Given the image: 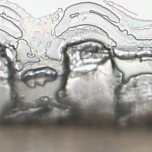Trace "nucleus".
<instances>
[{
	"mask_svg": "<svg viewBox=\"0 0 152 152\" xmlns=\"http://www.w3.org/2000/svg\"><path fill=\"white\" fill-rule=\"evenodd\" d=\"M19 117V115H18L17 116V117Z\"/></svg>",
	"mask_w": 152,
	"mask_h": 152,
	"instance_id": "obj_37",
	"label": "nucleus"
},
{
	"mask_svg": "<svg viewBox=\"0 0 152 152\" xmlns=\"http://www.w3.org/2000/svg\"><path fill=\"white\" fill-rule=\"evenodd\" d=\"M39 31H35L34 32V33L35 34H36L37 33H38V32Z\"/></svg>",
	"mask_w": 152,
	"mask_h": 152,
	"instance_id": "obj_32",
	"label": "nucleus"
},
{
	"mask_svg": "<svg viewBox=\"0 0 152 152\" xmlns=\"http://www.w3.org/2000/svg\"><path fill=\"white\" fill-rule=\"evenodd\" d=\"M68 49L66 45L65 47H62V51L61 52L63 53L64 55V60L63 62L64 70H65V69H70L69 57L66 53Z\"/></svg>",
	"mask_w": 152,
	"mask_h": 152,
	"instance_id": "obj_5",
	"label": "nucleus"
},
{
	"mask_svg": "<svg viewBox=\"0 0 152 152\" xmlns=\"http://www.w3.org/2000/svg\"><path fill=\"white\" fill-rule=\"evenodd\" d=\"M148 126V127H152V122L150 121H147V122Z\"/></svg>",
	"mask_w": 152,
	"mask_h": 152,
	"instance_id": "obj_19",
	"label": "nucleus"
},
{
	"mask_svg": "<svg viewBox=\"0 0 152 152\" xmlns=\"http://www.w3.org/2000/svg\"><path fill=\"white\" fill-rule=\"evenodd\" d=\"M121 129H122L121 128H120L119 129H120V130Z\"/></svg>",
	"mask_w": 152,
	"mask_h": 152,
	"instance_id": "obj_39",
	"label": "nucleus"
},
{
	"mask_svg": "<svg viewBox=\"0 0 152 152\" xmlns=\"http://www.w3.org/2000/svg\"><path fill=\"white\" fill-rule=\"evenodd\" d=\"M25 114H26L25 113H24V114H23V116H25Z\"/></svg>",
	"mask_w": 152,
	"mask_h": 152,
	"instance_id": "obj_36",
	"label": "nucleus"
},
{
	"mask_svg": "<svg viewBox=\"0 0 152 152\" xmlns=\"http://www.w3.org/2000/svg\"><path fill=\"white\" fill-rule=\"evenodd\" d=\"M134 55H136L137 56V57L136 58H141L142 57H148L150 56L149 54H145V53L141 54L138 57H137V56L136 55V54H135Z\"/></svg>",
	"mask_w": 152,
	"mask_h": 152,
	"instance_id": "obj_16",
	"label": "nucleus"
},
{
	"mask_svg": "<svg viewBox=\"0 0 152 152\" xmlns=\"http://www.w3.org/2000/svg\"><path fill=\"white\" fill-rule=\"evenodd\" d=\"M149 119L150 121H152V118L151 117H149Z\"/></svg>",
	"mask_w": 152,
	"mask_h": 152,
	"instance_id": "obj_30",
	"label": "nucleus"
},
{
	"mask_svg": "<svg viewBox=\"0 0 152 152\" xmlns=\"http://www.w3.org/2000/svg\"><path fill=\"white\" fill-rule=\"evenodd\" d=\"M63 74L61 75L62 77V81L63 84L61 87L58 92L55 96V99L56 101L60 103L59 104H55L54 106L63 110H66L67 109L68 106L69 105V103L67 102V100H64L63 98H65L67 96L66 93V90L65 86L67 84V81L68 76L71 73V71L70 69H65Z\"/></svg>",
	"mask_w": 152,
	"mask_h": 152,
	"instance_id": "obj_2",
	"label": "nucleus"
},
{
	"mask_svg": "<svg viewBox=\"0 0 152 152\" xmlns=\"http://www.w3.org/2000/svg\"><path fill=\"white\" fill-rule=\"evenodd\" d=\"M141 75L140 74H135V75H133L131 76L132 77H137V76H138V75Z\"/></svg>",
	"mask_w": 152,
	"mask_h": 152,
	"instance_id": "obj_25",
	"label": "nucleus"
},
{
	"mask_svg": "<svg viewBox=\"0 0 152 152\" xmlns=\"http://www.w3.org/2000/svg\"><path fill=\"white\" fill-rule=\"evenodd\" d=\"M123 86L122 84H120L116 86L114 89V93L115 95H116V96L115 97V98L117 100L116 102V108H117V104L118 103L119 104H122L124 106V108H125V105L124 103L119 104L118 102V100L120 99V98L118 96V95L120 94V91L121 89Z\"/></svg>",
	"mask_w": 152,
	"mask_h": 152,
	"instance_id": "obj_8",
	"label": "nucleus"
},
{
	"mask_svg": "<svg viewBox=\"0 0 152 152\" xmlns=\"http://www.w3.org/2000/svg\"><path fill=\"white\" fill-rule=\"evenodd\" d=\"M149 60V59H145L143 60V61H147V60Z\"/></svg>",
	"mask_w": 152,
	"mask_h": 152,
	"instance_id": "obj_33",
	"label": "nucleus"
},
{
	"mask_svg": "<svg viewBox=\"0 0 152 152\" xmlns=\"http://www.w3.org/2000/svg\"><path fill=\"white\" fill-rule=\"evenodd\" d=\"M79 15V13H76L75 14H71L70 15V17L71 18H74V17H75V16H77V15Z\"/></svg>",
	"mask_w": 152,
	"mask_h": 152,
	"instance_id": "obj_20",
	"label": "nucleus"
},
{
	"mask_svg": "<svg viewBox=\"0 0 152 152\" xmlns=\"http://www.w3.org/2000/svg\"><path fill=\"white\" fill-rule=\"evenodd\" d=\"M83 43V42H82V41H81V42H80V43L79 44H80V43Z\"/></svg>",
	"mask_w": 152,
	"mask_h": 152,
	"instance_id": "obj_35",
	"label": "nucleus"
},
{
	"mask_svg": "<svg viewBox=\"0 0 152 152\" xmlns=\"http://www.w3.org/2000/svg\"><path fill=\"white\" fill-rule=\"evenodd\" d=\"M27 73V71H25L24 72H23V75H25V74H26Z\"/></svg>",
	"mask_w": 152,
	"mask_h": 152,
	"instance_id": "obj_31",
	"label": "nucleus"
},
{
	"mask_svg": "<svg viewBox=\"0 0 152 152\" xmlns=\"http://www.w3.org/2000/svg\"><path fill=\"white\" fill-rule=\"evenodd\" d=\"M142 61H143V60H141V59L140 60V62H142Z\"/></svg>",
	"mask_w": 152,
	"mask_h": 152,
	"instance_id": "obj_34",
	"label": "nucleus"
},
{
	"mask_svg": "<svg viewBox=\"0 0 152 152\" xmlns=\"http://www.w3.org/2000/svg\"><path fill=\"white\" fill-rule=\"evenodd\" d=\"M18 122L19 123H22V125L23 126H25L26 125H32L33 124V122L31 121H25L21 122Z\"/></svg>",
	"mask_w": 152,
	"mask_h": 152,
	"instance_id": "obj_14",
	"label": "nucleus"
},
{
	"mask_svg": "<svg viewBox=\"0 0 152 152\" xmlns=\"http://www.w3.org/2000/svg\"><path fill=\"white\" fill-rule=\"evenodd\" d=\"M2 45L0 43V46H1V45Z\"/></svg>",
	"mask_w": 152,
	"mask_h": 152,
	"instance_id": "obj_38",
	"label": "nucleus"
},
{
	"mask_svg": "<svg viewBox=\"0 0 152 152\" xmlns=\"http://www.w3.org/2000/svg\"><path fill=\"white\" fill-rule=\"evenodd\" d=\"M69 118L70 119V123L71 124H73L74 123H76L77 124H78L77 122L75 121L74 120V119H75L76 118V117L75 114H73L72 116L69 117Z\"/></svg>",
	"mask_w": 152,
	"mask_h": 152,
	"instance_id": "obj_11",
	"label": "nucleus"
},
{
	"mask_svg": "<svg viewBox=\"0 0 152 152\" xmlns=\"http://www.w3.org/2000/svg\"><path fill=\"white\" fill-rule=\"evenodd\" d=\"M8 63L7 65V69L9 71V76L7 78L8 83L11 88L10 96L12 103L8 107H6L2 114V117L0 118V124L1 125H14V123H11V119L9 118L8 119H4L3 117L7 115H13L19 111H26L31 108H37L43 107L47 104V102L44 101L41 98L37 100V104L35 106L29 105L26 103H23L18 97L17 93L14 89V81L16 78L14 76V68L13 62L10 61L9 58H7Z\"/></svg>",
	"mask_w": 152,
	"mask_h": 152,
	"instance_id": "obj_1",
	"label": "nucleus"
},
{
	"mask_svg": "<svg viewBox=\"0 0 152 152\" xmlns=\"http://www.w3.org/2000/svg\"><path fill=\"white\" fill-rule=\"evenodd\" d=\"M38 70H52L55 72V74H46L45 72H41L37 74H34L32 75H26L23 77L21 78V80L23 81L26 85L28 87L31 88L28 84L27 81L28 80L32 79H35L39 78L47 77L43 83L42 84H39L38 83L37 84L40 86H44L45 84L47 82H52L57 79V73L56 71L51 67L50 66H44V67H41V68H38L36 69Z\"/></svg>",
	"mask_w": 152,
	"mask_h": 152,
	"instance_id": "obj_3",
	"label": "nucleus"
},
{
	"mask_svg": "<svg viewBox=\"0 0 152 152\" xmlns=\"http://www.w3.org/2000/svg\"><path fill=\"white\" fill-rule=\"evenodd\" d=\"M151 22H152V20H151Z\"/></svg>",
	"mask_w": 152,
	"mask_h": 152,
	"instance_id": "obj_40",
	"label": "nucleus"
},
{
	"mask_svg": "<svg viewBox=\"0 0 152 152\" xmlns=\"http://www.w3.org/2000/svg\"><path fill=\"white\" fill-rule=\"evenodd\" d=\"M39 126H45V125H43V124L41 123H39Z\"/></svg>",
	"mask_w": 152,
	"mask_h": 152,
	"instance_id": "obj_29",
	"label": "nucleus"
},
{
	"mask_svg": "<svg viewBox=\"0 0 152 152\" xmlns=\"http://www.w3.org/2000/svg\"><path fill=\"white\" fill-rule=\"evenodd\" d=\"M90 12H91V13H94L98 14L99 15H100L98 13H97L96 12H94V11L93 10H90Z\"/></svg>",
	"mask_w": 152,
	"mask_h": 152,
	"instance_id": "obj_28",
	"label": "nucleus"
},
{
	"mask_svg": "<svg viewBox=\"0 0 152 152\" xmlns=\"http://www.w3.org/2000/svg\"><path fill=\"white\" fill-rule=\"evenodd\" d=\"M107 52L106 53H109L110 51L111 50V49L109 48H107Z\"/></svg>",
	"mask_w": 152,
	"mask_h": 152,
	"instance_id": "obj_24",
	"label": "nucleus"
},
{
	"mask_svg": "<svg viewBox=\"0 0 152 152\" xmlns=\"http://www.w3.org/2000/svg\"><path fill=\"white\" fill-rule=\"evenodd\" d=\"M117 74L118 75V76H115V77H120L121 76V75L122 76H123V74L122 71H121V74H120L118 73V72H117Z\"/></svg>",
	"mask_w": 152,
	"mask_h": 152,
	"instance_id": "obj_23",
	"label": "nucleus"
},
{
	"mask_svg": "<svg viewBox=\"0 0 152 152\" xmlns=\"http://www.w3.org/2000/svg\"><path fill=\"white\" fill-rule=\"evenodd\" d=\"M115 124L116 125L118 126L119 124V122L118 121H115Z\"/></svg>",
	"mask_w": 152,
	"mask_h": 152,
	"instance_id": "obj_27",
	"label": "nucleus"
},
{
	"mask_svg": "<svg viewBox=\"0 0 152 152\" xmlns=\"http://www.w3.org/2000/svg\"><path fill=\"white\" fill-rule=\"evenodd\" d=\"M83 124L84 125H86V126H88V127H89L93 126V125L94 124H93L92 125H91L90 123H89L88 124H86L85 123H83Z\"/></svg>",
	"mask_w": 152,
	"mask_h": 152,
	"instance_id": "obj_22",
	"label": "nucleus"
},
{
	"mask_svg": "<svg viewBox=\"0 0 152 152\" xmlns=\"http://www.w3.org/2000/svg\"><path fill=\"white\" fill-rule=\"evenodd\" d=\"M111 61L113 71V74L114 76H118L117 73H118L119 74H121V71L119 70L117 68L116 65L112 58L111 59Z\"/></svg>",
	"mask_w": 152,
	"mask_h": 152,
	"instance_id": "obj_9",
	"label": "nucleus"
},
{
	"mask_svg": "<svg viewBox=\"0 0 152 152\" xmlns=\"http://www.w3.org/2000/svg\"><path fill=\"white\" fill-rule=\"evenodd\" d=\"M0 57L6 59L9 58L7 57L6 51L4 52H0Z\"/></svg>",
	"mask_w": 152,
	"mask_h": 152,
	"instance_id": "obj_13",
	"label": "nucleus"
},
{
	"mask_svg": "<svg viewBox=\"0 0 152 152\" xmlns=\"http://www.w3.org/2000/svg\"><path fill=\"white\" fill-rule=\"evenodd\" d=\"M7 48V47L4 45H2L0 46V52H4L6 51V49Z\"/></svg>",
	"mask_w": 152,
	"mask_h": 152,
	"instance_id": "obj_17",
	"label": "nucleus"
},
{
	"mask_svg": "<svg viewBox=\"0 0 152 152\" xmlns=\"http://www.w3.org/2000/svg\"><path fill=\"white\" fill-rule=\"evenodd\" d=\"M51 111V109L48 107H46L45 108H42L38 111H35L34 113V115L35 116H38L40 118L42 117V113H50Z\"/></svg>",
	"mask_w": 152,
	"mask_h": 152,
	"instance_id": "obj_7",
	"label": "nucleus"
},
{
	"mask_svg": "<svg viewBox=\"0 0 152 152\" xmlns=\"http://www.w3.org/2000/svg\"><path fill=\"white\" fill-rule=\"evenodd\" d=\"M66 121L67 120L65 118H60L59 120L56 123L58 124L60 126H61L63 125H66L67 124Z\"/></svg>",
	"mask_w": 152,
	"mask_h": 152,
	"instance_id": "obj_10",
	"label": "nucleus"
},
{
	"mask_svg": "<svg viewBox=\"0 0 152 152\" xmlns=\"http://www.w3.org/2000/svg\"><path fill=\"white\" fill-rule=\"evenodd\" d=\"M107 59L108 58L107 57L104 58L103 59L98 63V64L99 65H103L107 61Z\"/></svg>",
	"mask_w": 152,
	"mask_h": 152,
	"instance_id": "obj_15",
	"label": "nucleus"
},
{
	"mask_svg": "<svg viewBox=\"0 0 152 152\" xmlns=\"http://www.w3.org/2000/svg\"><path fill=\"white\" fill-rule=\"evenodd\" d=\"M129 81V80H126L125 79L124 77V75L122 76L121 81L122 84H126Z\"/></svg>",
	"mask_w": 152,
	"mask_h": 152,
	"instance_id": "obj_18",
	"label": "nucleus"
},
{
	"mask_svg": "<svg viewBox=\"0 0 152 152\" xmlns=\"http://www.w3.org/2000/svg\"><path fill=\"white\" fill-rule=\"evenodd\" d=\"M116 115H115L116 119L115 121H118L120 117H124L131 113V110L130 107L127 109L124 108V106L122 104H119L117 103V108L115 110Z\"/></svg>",
	"mask_w": 152,
	"mask_h": 152,
	"instance_id": "obj_4",
	"label": "nucleus"
},
{
	"mask_svg": "<svg viewBox=\"0 0 152 152\" xmlns=\"http://www.w3.org/2000/svg\"><path fill=\"white\" fill-rule=\"evenodd\" d=\"M67 47L69 48L70 47H72L74 45L73 44H67L66 45Z\"/></svg>",
	"mask_w": 152,
	"mask_h": 152,
	"instance_id": "obj_21",
	"label": "nucleus"
},
{
	"mask_svg": "<svg viewBox=\"0 0 152 152\" xmlns=\"http://www.w3.org/2000/svg\"><path fill=\"white\" fill-rule=\"evenodd\" d=\"M113 56L118 58L120 60H133L135 59L137 57L136 55H128L126 56L125 55H122L121 56L117 55L115 53L114 50H113Z\"/></svg>",
	"mask_w": 152,
	"mask_h": 152,
	"instance_id": "obj_6",
	"label": "nucleus"
},
{
	"mask_svg": "<svg viewBox=\"0 0 152 152\" xmlns=\"http://www.w3.org/2000/svg\"><path fill=\"white\" fill-rule=\"evenodd\" d=\"M125 121L126 123H128L126 126L127 128H129L130 126L133 127L134 126V124L132 123L131 118H129L126 121Z\"/></svg>",
	"mask_w": 152,
	"mask_h": 152,
	"instance_id": "obj_12",
	"label": "nucleus"
},
{
	"mask_svg": "<svg viewBox=\"0 0 152 152\" xmlns=\"http://www.w3.org/2000/svg\"><path fill=\"white\" fill-rule=\"evenodd\" d=\"M42 120L41 119H40L39 120H37L35 122L36 123V124H37L38 123H39V121H42Z\"/></svg>",
	"mask_w": 152,
	"mask_h": 152,
	"instance_id": "obj_26",
	"label": "nucleus"
}]
</instances>
